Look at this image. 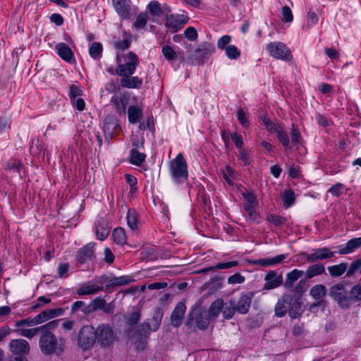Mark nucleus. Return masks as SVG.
Listing matches in <instances>:
<instances>
[{"label": "nucleus", "instance_id": "nucleus-47", "mask_svg": "<svg viewBox=\"0 0 361 361\" xmlns=\"http://www.w3.org/2000/svg\"><path fill=\"white\" fill-rule=\"evenodd\" d=\"M164 57L169 61H174L177 59V54L169 45H164L161 49Z\"/></svg>", "mask_w": 361, "mask_h": 361}, {"label": "nucleus", "instance_id": "nucleus-64", "mask_svg": "<svg viewBox=\"0 0 361 361\" xmlns=\"http://www.w3.org/2000/svg\"><path fill=\"white\" fill-rule=\"evenodd\" d=\"M245 279L243 276H242L239 273H236L232 276H230L228 278V283L229 284H238L243 283L245 281Z\"/></svg>", "mask_w": 361, "mask_h": 361}, {"label": "nucleus", "instance_id": "nucleus-48", "mask_svg": "<svg viewBox=\"0 0 361 361\" xmlns=\"http://www.w3.org/2000/svg\"><path fill=\"white\" fill-rule=\"evenodd\" d=\"M35 325H37V324L35 323L34 317L33 318L28 317L26 319H20V320L16 322V323H15L16 329H18L20 328L30 327V326H35Z\"/></svg>", "mask_w": 361, "mask_h": 361}, {"label": "nucleus", "instance_id": "nucleus-46", "mask_svg": "<svg viewBox=\"0 0 361 361\" xmlns=\"http://www.w3.org/2000/svg\"><path fill=\"white\" fill-rule=\"evenodd\" d=\"M147 9L149 13L154 16H160L162 13L160 4L157 1H150L147 6Z\"/></svg>", "mask_w": 361, "mask_h": 361}, {"label": "nucleus", "instance_id": "nucleus-49", "mask_svg": "<svg viewBox=\"0 0 361 361\" xmlns=\"http://www.w3.org/2000/svg\"><path fill=\"white\" fill-rule=\"evenodd\" d=\"M307 280V279H305V278L304 279H301L295 286H293V292L298 295H301L305 293L308 288Z\"/></svg>", "mask_w": 361, "mask_h": 361}, {"label": "nucleus", "instance_id": "nucleus-27", "mask_svg": "<svg viewBox=\"0 0 361 361\" xmlns=\"http://www.w3.org/2000/svg\"><path fill=\"white\" fill-rule=\"evenodd\" d=\"M325 272V267L323 264L314 263L309 266L304 272L305 279H311L315 276H320Z\"/></svg>", "mask_w": 361, "mask_h": 361}, {"label": "nucleus", "instance_id": "nucleus-59", "mask_svg": "<svg viewBox=\"0 0 361 361\" xmlns=\"http://www.w3.org/2000/svg\"><path fill=\"white\" fill-rule=\"evenodd\" d=\"M257 204H245L244 209L247 212L249 217L252 220H255L257 218V212L255 207Z\"/></svg>", "mask_w": 361, "mask_h": 361}, {"label": "nucleus", "instance_id": "nucleus-8", "mask_svg": "<svg viewBox=\"0 0 361 361\" xmlns=\"http://www.w3.org/2000/svg\"><path fill=\"white\" fill-rule=\"evenodd\" d=\"M349 291L345 288V284L338 283L331 287L329 295L333 298L342 308L350 307Z\"/></svg>", "mask_w": 361, "mask_h": 361}, {"label": "nucleus", "instance_id": "nucleus-63", "mask_svg": "<svg viewBox=\"0 0 361 361\" xmlns=\"http://www.w3.org/2000/svg\"><path fill=\"white\" fill-rule=\"evenodd\" d=\"M302 139L301 134L295 125H292L291 129V140L293 144H298Z\"/></svg>", "mask_w": 361, "mask_h": 361}, {"label": "nucleus", "instance_id": "nucleus-28", "mask_svg": "<svg viewBox=\"0 0 361 361\" xmlns=\"http://www.w3.org/2000/svg\"><path fill=\"white\" fill-rule=\"evenodd\" d=\"M360 245L361 237L351 239L348 241L344 246L341 247L338 253L340 255H347L357 250Z\"/></svg>", "mask_w": 361, "mask_h": 361}, {"label": "nucleus", "instance_id": "nucleus-54", "mask_svg": "<svg viewBox=\"0 0 361 361\" xmlns=\"http://www.w3.org/2000/svg\"><path fill=\"white\" fill-rule=\"evenodd\" d=\"M281 20L284 23H290L293 20V16L290 8L288 6L282 7L281 11Z\"/></svg>", "mask_w": 361, "mask_h": 361}, {"label": "nucleus", "instance_id": "nucleus-5", "mask_svg": "<svg viewBox=\"0 0 361 361\" xmlns=\"http://www.w3.org/2000/svg\"><path fill=\"white\" fill-rule=\"evenodd\" d=\"M211 318L207 312L200 307L194 308L189 314L186 325L191 329L195 325L200 330L206 329L209 324Z\"/></svg>", "mask_w": 361, "mask_h": 361}, {"label": "nucleus", "instance_id": "nucleus-10", "mask_svg": "<svg viewBox=\"0 0 361 361\" xmlns=\"http://www.w3.org/2000/svg\"><path fill=\"white\" fill-rule=\"evenodd\" d=\"M306 259L307 263H316L319 261L331 259L334 257V252L326 247L313 249L311 253L302 252L300 253Z\"/></svg>", "mask_w": 361, "mask_h": 361}, {"label": "nucleus", "instance_id": "nucleus-50", "mask_svg": "<svg viewBox=\"0 0 361 361\" xmlns=\"http://www.w3.org/2000/svg\"><path fill=\"white\" fill-rule=\"evenodd\" d=\"M277 137L284 147L288 149L290 146V140L286 132L281 128L277 133Z\"/></svg>", "mask_w": 361, "mask_h": 361}, {"label": "nucleus", "instance_id": "nucleus-22", "mask_svg": "<svg viewBox=\"0 0 361 361\" xmlns=\"http://www.w3.org/2000/svg\"><path fill=\"white\" fill-rule=\"evenodd\" d=\"M133 75H121V85L128 89L140 88L142 84V79Z\"/></svg>", "mask_w": 361, "mask_h": 361}, {"label": "nucleus", "instance_id": "nucleus-34", "mask_svg": "<svg viewBox=\"0 0 361 361\" xmlns=\"http://www.w3.org/2000/svg\"><path fill=\"white\" fill-rule=\"evenodd\" d=\"M310 294L314 299L320 300L326 295V288L324 285L317 284L311 288Z\"/></svg>", "mask_w": 361, "mask_h": 361}, {"label": "nucleus", "instance_id": "nucleus-19", "mask_svg": "<svg viewBox=\"0 0 361 361\" xmlns=\"http://www.w3.org/2000/svg\"><path fill=\"white\" fill-rule=\"evenodd\" d=\"M104 287L102 285H97L93 283L92 281H88L80 285L77 289L76 293L78 295H94L99 291L103 290Z\"/></svg>", "mask_w": 361, "mask_h": 361}, {"label": "nucleus", "instance_id": "nucleus-15", "mask_svg": "<svg viewBox=\"0 0 361 361\" xmlns=\"http://www.w3.org/2000/svg\"><path fill=\"white\" fill-rule=\"evenodd\" d=\"M264 280L266 283L264 285V290H271L279 287L283 284V277L281 274H277L275 271H269L265 275Z\"/></svg>", "mask_w": 361, "mask_h": 361}, {"label": "nucleus", "instance_id": "nucleus-1", "mask_svg": "<svg viewBox=\"0 0 361 361\" xmlns=\"http://www.w3.org/2000/svg\"><path fill=\"white\" fill-rule=\"evenodd\" d=\"M41 352L45 355L61 354L66 347V341L63 337L59 338L53 332H41L39 340Z\"/></svg>", "mask_w": 361, "mask_h": 361}, {"label": "nucleus", "instance_id": "nucleus-58", "mask_svg": "<svg viewBox=\"0 0 361 361\" xmlns=\"http://www.w3.org/2000/svg\"><path fill=\"white\" fill-rule=\"evenodd\" d=\"M69 264L61 263L57 269V274L59 278H66L68 276Z\"/></svg>", "mask_w": 361, "mask_h": 361}, {"label": "nucleus", "instance_id": "nucleus-51", "mask_svg": "<svg viewBox=\"0 0 361 361\" xmlns=\"http://www.w3.org/2000/svg\"><path fill=\"white\" fill-rule=\"evenodd\" d=\"M283 200L284 206L286 207H290L295 201L294 192L290 190H286L283 195Z\"/></svg>", "mask_w": 361, "mask_h": 361}, {"label": "nucleus", "instance_id": "nucleus-24", "mask_svg": "<svg viewBox=\"0 0 361 361\" xmlns=\"http://www.w3.org/2000/svg\"><path fill=\"white\" fill-rule=\"evenodd\" d=\"M304 276V271L295 269L286 275L283 286L286 289H290L293 287L294 283L302 276Z\"/></svg>", "mask_w": 361, "mask_h": 361}, {"label": "nucleus", "instance_id": "nucleus-38", "mask_svg": "<svg viewBox=\"0 0 361 361\" xmlns=\"http://www.w3.org/2000/svg\"><path fill=\"white\" fill-rule=\"evenodd\" d=\"M96 235L97 239L104 240L107 238L109 234V228L105 225V224L98 222L95 225Z\"/></svg>", "mask_w": 361, "mask_h": 361}, {"label": "nucleus", "instance_id": "nucleus-52", "mask_svg": "<svg viewBox=\"0 0 361 361\" xmlns=\"http://www.w3.org/2000/svg\"><path fill=\"white\" fill-rule=\"evenodd\" d=\"M361 268V258L353 261L346 270V276H353L356 271Z\"/></svg>", "mask_w": 361, "mask_h": 361}, {"label": "nucleus", "instance_id": "nucleus-13", "mask_svg": "<svg viewBox=\"0 0 361 361\" xmlns=\"http://www.w3.org/2000/svg\"><path fill=\"white\" fill-rule=\"evenodd\" d=\"M112 4L121 18L128 20L131 18L132 4L130 0H112Z\"/></svg>", "mask_w": 361, "mask_h": 361}, {"label": "nucleus", "instance_id": "nucleus-11", "mask_svg": "<svg viewBox=\"0 0 361 361\" xmlns=\"http://www.w3.org/2000/svg\"><path fill=\"white\" fill-rule=\"evenodd\" d=\"M215 51L214 47L209 43L204 42L201 44L197 48L191 56V63L193 65H200L203 63L204 61L207 59Z\"/></svg>", "mask_w": 361, "mask_h": 361}, {"label": "nucleus", "instance_id": "nucleus-40", "mask_svg": "<svg viewBox=\"0 0 361 361\" xmlns=\"http://www.w3.org/2000/svg\"><path fill=\"white\" fill-rule=\"evenodd\" d=\"M149 20V16L147 13H140L136 18L135 21L133 25V27L135 30L143 29L145 27L148 20Z\"/></svg>", "mask_w": 361, "mask_h": 361}, {"label": "nucleus", "instance_id": "nucleus-37", "mask_svg": "<svg viewBox=\"0 0 361 361\" xmlns=\"http://www.w3.org/2000/svg\"><path fill=\"white\" fill-rule=\"evenodd\" d=\"M236 311L235 304L233 301L224 302V308L221 310L223 317L226 319H231Z\"/></svg>", "mask_w": 361, "mask_h": 361}, {"label": "nucleus", "instance_id": "nucleus-36", "mask_svg": "<svg viewBox=\"0 0 361 361\" xmlns=\"http://www.w3.org/2000/svg\"><path fill=\"white\" fill-rule=\"evenodd\" d=\"M113 240L118 245H123L126 243V235L125 230L121 227H118L113 232Z\"/></svg>", "mask_w": 361, "mask_h": 361}, {"label": "nucleus", "instance_id": "nucleus-35", "mask_svg": "<svg viewBox=\"0 0 361 361\" xmlns=\"http://www.w3.org/2000/svg\"><path fill=\"white\" fill-rule=\"evenodd\" d=\"M146 155L144 153L138 152L136 149L130 150V161L135 166H140L145 160Z\"/></svg>", "mask_w": 361, "mask_h": 361}, {"label": "nucleus", "instance_id": "nucleus-26", "mask_svg": "<svg viewBox=\"0 0 361 361\" xmlns=\"http://www.w3.org/2000/svg\"><path fill=\"white\" fill-rule=\"evenodd\" d=\"M110 102L118 114H124L126 113L128 102L126 97L115 94L111 97Z\"/></svg>", "mask_w": 361, "mask_h": 361}, {"label": "nucleus", "instance_id": "nucleus-45", "mask_svg": "<svg viewBox=\"0 0 361 361\" xmlns=\"http://www.w3.org/2000/svg\"><path fill=\"white\" fill-rule=\"evenodd\" d=\"M224 50L227 57L230 59L236 60L240 56V50L235 45H228Z\"/></svg>", "mask_w": 361, "mask_h": 361}, {"label": "nucleus", "instance_id": "nucleus-3", "mask_svg": "<svg viewBox=\"0 0 361 361\" xmlns=\"http://www.w3.org/2000/svg\"><path fill=\"white\" fill-rule=\"evenodd\" d=\"M169 171L173 180L176 183H183L188 180V166L182 154L179 153L170 161Z\"/></svg>", "mask_w": 361, "mask_h": 361}, {"label": "nucleus", "instance_id": "nucleus-61", "mask_svg": "<svg viewBox=\"0 0 361 361\" xmlns=\"http://www.w3.org/2000/svg\"><path fill=\"white\" fill-rule=\"evenodd\" d=\"M185 37L190 41H195L197 38V32L195 27H188L184 31Z\"/></svg>", "mask_w": 361, "mask_h": 361}, {"label": "nucleus", "instance_id": "nucleus-30", "mask_svg": "<svg viewBox=\"0 0 361 361\" xmlns=\"http://www.w3.org/2000/svg\"><path fill=\"white\" fill-rule=\"evenodd\" d=\"M128 117L130 123H137L142 117V109L138 106H130L128 109Z\"/></svg>", "mask_w": 361, "mask_h": 361}, {"label": "nucleus", "instance_id": "nucleus-56", "mask_svg": "<svg viewBox=\"0 0 361 361\" xmlns=\"http://www.w3.org/2000/svg\"><path fill=\"white\" fill-rule=\"evenodd\" d=\"M35 321L37 325L44 323L51 319L48 310H46L39 314H37L35 317Z\"/></svg>", "mask_w": 361, "mask_h": 361}, {"label": "nucleus", "instance_id": "nucleus-18", "mask_svg": "<svg viewBox=\"0 0 361 361\" xmlns=\"http://www.w3.org/2000/svg\"><path fill=\"white\" fill-rule=\"evenodd\" d=\"M185 311L186 305L185 302H178L171 315V321L173 326L178 327L181 325Z\"/></svg>", "mask_w": 361, "mask_h": 361}, {"label": "nucleus", "instance_id": "nucleus-57", "mask_svg": "<svg viewBox=\"0 0 361 361\" xmlns=\"http://www.w3.org/2000/svg\"><path fill=\"white\" fill-rule=\"evenodd\" d=\"M105 302L106 300L100 297L94 298L90 303L92 305V310H93L94 312L99 310H102L103 307H104V305Z\"/></svg>", "mask_w": 361, "mask_h": 361}, {"label": "nucleus", "instance_id": "nucleus-39", "mask_svg": "<svg viewBox=\"0 0 361 361\" xmlns=\"http://www.w3.org/2000/svg\"><path fill=\"white\" fill-rule=\"evenodd\" d=\"M103 51L102 44L99 42H93L89 48V54L94 60H99L102 57Z\"/></svg>", "mask_w": 361, "mask_h": 361}, {"label": "nucleus", "instance_id": "nucleus-12", "mask_svg": "<svg viewBox=\"0 0 361 361\" xmlns=\"http://www.w3.org/2000/svg\"><path fill=\"white\" fill-rule=\"evenodd\" d=\"M8 349L14 355L26 356L30 353V346L26 340L23 338H16L10 341Z\"/></svg>", "mask_w": 361, "mask_h": 361}, {"label": "nucleus", "instance_id": "nucleus-62", "mask_svg": "<svg viewBox=\"0 0 361 361\" xmlns=\"http://www.w3.org/2000/svg\"><path fill=\"white\" fill-rule=\"evenodd\" d=\"M231 41V37L230 35H224L219 39L217 42V47L219 49H225Z\"/></svg>", "mask_w": 361, "mask_h": 361}, {"label": "nucleus", "instance_id": "nucleus-16", "mask_svg": "<svg viewBox=\"0 0 361 361\" xmlns=\"http://www.w3.org/2000/svg\"><path fill=\"white\" fill-rule=\"evenodd\" d=\"M292 301V295L290 294H283L275 306V314L279 317L286 315L287 311H289V305Z\"/></svg>", "mask_w": 361, "mask_h": 361}, {"label": "nucleus", "instance_id": "nucleus-7", "mask_svg": "<svg viewBox=\"0 0 361 361\" xmlns=\"http://www.w3.org/2000/svg\"><path fill=\"white\" fill-rule=\"evenodd\" d=\"M267 50L272 57L283 61H290L292 54L290 49L283 42H273L267 45Z\"/></svg>", "mask_w": 361, "mask_h": 361}, {"label": "nucleus", "instance_id": "nucleus-32", "mask_svg": "<svg viewBox=\"0 0 361 361\" xmlns=\"http://www.w3.org/2000/svg\"><path fill=\"white\" fill-rule=\"evenodd\" d=\"M348 268V264L346 262H342L339 264L328 267L327 269L331 276L338 277L343 274Z\"/></svg>", "mask_w": 361, "mask_h": 361}, {"label": "nucleus", "instance_id": "nucleus-4", "mask_svg": "<svg viewBox=\"0 0 361 361\" xmlns=\"http://www.w3.org/2000/svg\"><path fill=\"white\" fill-rule=\"evenodd\" d=\"M116 62L118 63L116 73L118 75H133L139 64L138 56L133 51H129L124 56V63H122L120 56L117 54Z\"/></svg>", "mask_w": 361, "mask_h": 361}, {"label": "nucleus", "instance_id": "nucleus-9", "mask_svg": "<svg viewBox=\"0 0 361 361\" xmlns=\"http://www.w3.org/2000/svg\"><path fill=\"white\" fill-rule=\"evenodd\" d=\"M97 339L96 341L101 346L109 347L115 341V336L112 328L106 324L99 325L95 329Z\"/></svg>", "mask_w": 361, "mask_h": 361}, {"label": "nucleus", "instance_id": "nucleus-44", "mask_svg": "<svg viewBox=\"0 0 361 361\" xmlns=\"http://www.w3.org/2000/svg\"><path fill=\"white\" fill-rule=\"evenodd\" d=\"M137 212L134 209H128L127 214V224L128 226L132 229L135 230L137 228Z\"/></svg>", "mask_w": 361, "mask_h": 361}, {"label": "nucleus", "instance_id": "nucleus-53", "mask_svg": "<svg viewBox=\"0 0 361 361\" xmlns=\"http://www.w3.org/2000/svg\"><path fill=\"white\" fill-rule=\"evenodd\" d=\"M267 221L276 226H280L286 222V219L279 215L269 214Z\"/></svg>", "mask_w": 361, "mask_h": 361}, {"label": "nucleus", "instance_id": "nucleus-60", "mask_svg": "<svg viewBox=\"0 0 361 361\" xmlns=\"http://www.w3.org/2000/svg\"><path fill=\"white\" fill-rule=\"evenodd\" d=\"M59 322V320L56 319L49 322L44 325L40 326L41 332H52V331L58 326Z\"/></svg>", "mask_w": 361, "mask_h": 361}, {"label": "nucleus", "instance_id": "nucleus-20", "mask_svg": "<svg viewBox=\"0 0 361 361\" xmlns=\"http://www.w3.org/2000/svg\"><path fill=\"white\" fill-rule=\"evenodd\" d=\"M288 257V254H282L272 258H264L251 261V264L264 267H272L281 264Z\"/></svg>", "mask_w": 361, "mask_h": 361}, {"label": "nucleus", "instance_id": "nucleus-6", "mask_svg": "<svg viewBox=\"0 0 361 361\" xmlns=\"http://www.w3.org/2000/svg\"><path fill=\"white\" fill-rule=\"evenodd\" d=\"M96 339L95 329L92 326L86 325L82 326L79 331L78 343L83 350H87L93 347Z\"/></svg>", "mask_w": 361, "mask_h": 361}, {"label": "nucleus", "instance_id": "nucleus-31", "mask_svg": "<svg viewBox=\"0 0 361 361\" xmlns=\"http://www.w3.org/2000/svg\"><path fill=\"white\" fill-rule=\"evenodd\" d=\"M289 305L288 314L291 318H296L302 313V303L299 298H293L292 296V301Z\"/></svg>", "mask_w": 361, "mask_h": 361}, {"label": "nucleus", "instance_id": "nucleus-2", "mask_svg": "<svg viewBox=\"0 0 361 361\" xmlns=\"http://www.w3.org/2000/svg\"><path fill=\"white\" fill-rule=\"evenodd\" d=\"M162 314L159 311H157L151 319L150 323L143 322L139 325L137 331V340L135 342V347L137 350H144L150 332L157 331L159 329Z\"/></svg>", "mask_w": 361, "mask_h": 361}, {"label": "nucleus", "instance_id": "nucleus-55", "mask_svg": "<svg viewBox=\"0 0 361 361\" xmlns=\"http://www.w3.org/2000/svg\"><path fill=\"white\" fill-rule=\"evenodd\" d=\"M140 320V312L139 311H134L126 318V324L129 326H134L137 324Z\"/></svg>", "mask_w": 361, "mask_h": 361}, {"label": "nucleus", "instance_id": "nucleus-17", "mask_svg": "<svg viewBox=\"0 0 361 361\" xmlns=\"http://www.w3.org/2000/svg\"><path fill=\"white\" fill-rule=\"evenodd\" d=\"M94 243H90L81 247L76 255V259L80 264L91 261L94 258Z\"/></svg>", "mask_w": 361, "mask_h": 361}, {"label": "nucleus", "instance_id": "nucleus-14", "mask_svg": "<svg viewBox=\"0 0 361 361\" xmlns=\"http://www.w3.org/2000/svg\"><path fill=\"white\" fill-rule=\"evenodd\" d=\"M189 20V18L184 14H172L166 17L165 25L167 27L178 31L181 29Z\"/></svg>", "mask_w": 361, "mask_h": 361}, {"label": "nucleus", "instance_id": "nucleus-33", "mask_svg": "<svg viewBox=\"0 0 361 361\" xmlns=\"http://www.w3.org/2000/svg\"><path fill=\"white\" fill-rule=\"evenodd\" d=\"M14 331L19 336L31 339L38 333L41 334V329L40 326L32 329L20 328L18 329H14Z\"/></svg>", "mask_w": 361, "mask_h": 361}, {"label": "nucleus", "instance_id": "nucleus-41", "mask_svg": "<svg viewBox=\"0 0 361 361\" xmlns=\"http://www.w3.org/2000/svg\"><path fill=\"white\" fill-rule=\"evenodd\" d=\"M350 305L352 302H357L361 300V283L355 285L349 291Z\"/></svg>", "mask_w": 361, "mask_h": 361}, {"label": "nucleus", "instance_id": "nucleus-25", "mask_svg": "<svg viewBox=\"0 0 361 361\" xmlns=\"http://www.w3.org/2000/svg\"><path fill=\"white\" fill-rule=\"evenodd\" d=\"M101 279L106 283V287L121 286L130 282L129 277L126 276H121L119 277H107L106 276H102Z\"/></svg>", "mask_w": 361, "mask_h": 361}, {"label": "nucleus", "instance_id": "nucleus-29", "mask_svg": "<svg viewBox=\"0 0 361 361\" xmlns=\"http://www.w3.org/2000/svg\"><path fill=\"white\" fill-rule=\"evenodd\" d=\"M224 308V300L221 298L214 300L209 307L207 314L211 319L216 318Z\"/></svg>", "mask_w": 361, "mask_h": 361}, {"label": "nucleus", "instance_id": "nucleus-42", "mask_svg": "<svg viewBox=\"0 0 361 361\" xmlns=\"http://www.w3.org/2000/svg\"><path fill=\"white\" fill-rule=\"evenodd\" d=\"M221 173L229 185L233 184V179L235 178V175L234 170L230 166L226 165L225 169L221 170Z\"/></svg>", "mask_w": 361, "mask_h": 361}, {"label": "nucleus", "instance_id": "nucleus-43", "mask_svg": "<svg viewBox=\"0 0 361 361\" xmlns=\"http://www.w3.org/2000/svg\"><path fill=\"white\" fill-rule=\"evenodd\" d=\"M262 121L267 130L271 133H276L282 128L279 124L273 123L267 117H263Z\"/></svg>", "mask_w": 361, "mask_h": 361}, {"label": "nucleus", "instance_id": "nucleus-21", "mask_svg": "<svg viewBox=\"0 0 361 361\" xmlns=\"http://www.w3.org/2000/svg\"><path fill=\"white\" fill-rule=\"evenodd\" d=\"M253 297V292H249L242 295L238 302V304L235 305L236 311L243 314L247 313Z\"/></svg>", "mask_w": 361, "mask_h": 361}, {"label": "nucleus", "instance_id": "nucleus-23", "mask_svg": "<svg viewBox=\"0 0 361 361\" xmlns=\"http://www.w3.org/2000/svg\"><path fill=\"white\" fill-rule=\"evenodd\" d=\"M55 49L59 56L67 62H71L74 59V54L71 49L65 43H58L55 46Z\"/></svg>", "mask_w": 361, "mask_h": 361}]
</instances>
